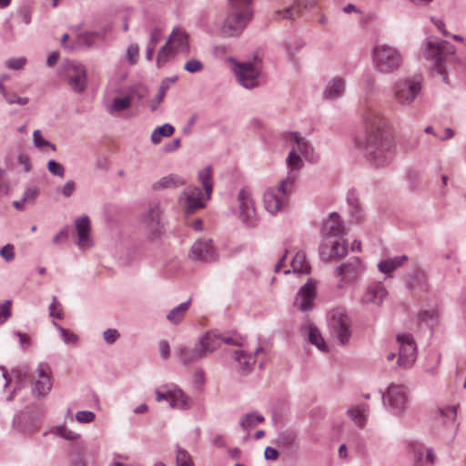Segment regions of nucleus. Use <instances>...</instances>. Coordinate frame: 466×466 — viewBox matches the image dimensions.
<instances>
[{
    "mask_svg": "<svg viewBox=\"0 0 466 466\" xmlns=\"http://www.w3.org/2000/svg\"><path fill=\"white\" fill-rule=\"evenodd\" d=\"M345 92V81L340 77L332 78L326 86L323 96L325 99L335 100Z\"/></svg>",
    "mask_w": 466,
    "mask_h": 466,
    "instance_id": "2f4dec72",
    "label": "nucleus"
},
{
    "mask_svg": "<svg viewBox=\"0 0 466 466\" xmlns=\"http://www.w3.org/2000/svg\"><path fill=\"white\" fill-rule=\"evenodd\" d=\"M329 327L331 335L345 346L350 342L352 330L351 319L344 309H334L329 314Z\"/></svg>",
    "mask_w": 466,
    "mask_h": 466,
    "instance_id": "9b49d317",
    "label": "nucleus"
},
{
    "mask_svg": "<svg viewBox=\"0 0 466 466\" xmlns=\"http://www.w3.org/2000/svg\"><path fill=\"white\" fill-rule=\"evenodd\" d=\"M11 306V300H5L0 303V326L4 325L12 316Z\"/></svg>",
    "mask_w": 466,
    "mask_h": 466,
    "instance_id": "864d4df0",
    "label": "nucleus"
},
{
    "mask_svg": "<svg viewBox=\"0 0 466 466\" xmlns=\"http://www.w3.org/2000/svg\"><path fill=\"white\" fill-rule=\"evenodd\" d=\"M176 462L177 466L193 465L192 458L189 455V453L186 450L181 448L177 449Z\"/></svg>",
    "mask_w": 466,
    "mask_h": 466,
    "instance_id": "603ef678",
    "label": "nucleus"
},
{
    "mask_svg": "<svg viewBox=\"0 0 466 466\" xmlns=\"http://www.w3.org/2000/svg\"><path fill=\"white\" fill-rule=\"evenodd\" d=\"M204 66L203 63L198 59H190L184 65V69L188 73H198L202 71Z\"/></svg>",
    "mask_w": 466,
    "mask_h": 466,
    "instance_id": "680f3d73",
    "label": "nucleus"
},
{
    "mask_svg": "<svg viewBox=\"0 0 466 466\" xmlns=\"http://www.w3.org/2000/svg\"><path fill=\"white\" fill-rule=\"evenodd\" d=\"M365 272V267L359 257H352L335 268L334 275L339 279L337 288L342 289L359 281Z\"/></svg>",
    "mask_w": 466,
    "mask_h": 466,
    "instance_id": "f8f14e48",
    "label": "nucleus"
},
{
    "mask_svg": "<svg viewBox=\"0 0 466 466\" xmlns=\"http://www.w3.org/2000/svg\"><path fill=\"white\" fill-rule=\"evenodd\" d=\"M286 163H287L288 167H289L295 171H298L300 168H302L304 163L301 158V156L296 151L295 147H291V150L289 151V153L287 157Z\"/></svg>",
    "mask_w": 466,
    "mask_h": 466,
    "instance_id": "49530a36",
    "label": "nucleus"
},
{
    "mask_svg": "<svg viewBox=\"0 0 466 466\" xmlns=\"http://www.w3.org/2000/svg\"><path fill=\"white\" fill-rule=\"evenodd\" d=\"M264 420V416L261 413L252 411L241 417L239 425L244 431L248 433L251 429L263 422Z\"/></svg>",
    "mask_w": 466,
    "mask_h": 466,
    "instance_id": "a19ab883",
    "label": "nucleus"
},
{
    "mask_svg": "<svg viewBox=\"0 0 466 466\" xmlns=\"http://www.w3.org/2000/svg\"><path fill=\"white\" fill-rule=\"evenodd\" d=\"M67 82L71 88L77 92H83L87 85V76L85 66L82 64L71 63L67 66Z\"/></svg>",
    "mask_w": 466,
    "mask_h": 466,
    "instance_id": "412c9836",
    "label": "nucleus"
},
{
    "mask_svg": "<svg viewBox=\"0 0 466 466\" xmlns=\"http://www.w3.org/2000/svg\"><path fill=\"white\" fill-rule=\"evenodd\" d=\"M261 351H263L261 347L257 348L253 353L249 354H247L243 350H236L233 353V359L239 363V366L244 372H248L256 363L255 357Z\"/></svg>",
    "mask_w": 466,
    "mask_h": 466,
    "instance_id": "72a5a7b5",
    "label": "nucleus"
},
{
    "mask_svg": "<svg viewBox=\"0 0 466 466\" xmlns=\"http://www.w3.org/2000/svg\"><path fill=\"white\" fill-rule=\"evenodd\" d=\"M142 226L151 239L159 238L164 232L162 208L158 201H152L142 217Z\"/></svg>",
    "mask_w": 466,
    "mask_h": 466,
    "instance_id": "ddd939ff",
    "label": "nucleus"
},
{
    "mask_svg": "<svg viewBox=\"0 0 466 466\" xmlns=\"http://www.w3.org/2000/svg\"><path fill=\"white\" fill-rule=\"evenodd\" d=\"M188 37V34L184 29L178 26L175 27L167 43L157 53V66L161 67L165 66L170 59L174 58L177 54L188 56L190 51Z\"/></svg>",
    "mask_w": 466,
    "mask_h": 466,
    "instance_id": "0eeeda50",
    "label": "nucleus"
},
{
    "mask_svg": "<svg viewBox=\"0 0 466 466\" xmlns=\"http://www.w3.org/2000/svg\"><path fill=\"white\" fill-rule=\"evenodd\" d=\"M169 405L171 408L187 410L191 407V399L177 386L170 385Z\"/></svg>",
    "mask_w": 466,
    "mask_h": 466,
    "instance_id": "c85d7f7f",
    "label": "nucleus"
},
{
    "mask_svg": "<svg viewBox=\"0 0 466 466\" xmlns=\"http://www.w3.org/2000/svg\"><path fill=\"white\" fill-rule=\"evenodd\" d=\"M96 414L91 410H79L76 413V420L82 424H87L94 421Z\"/></svg>",
    "mask_w": 466,
    "mask_h": 466,
    "instance_id": "13d9d810",
    "label": "nucleus"
},
{
    "mask_svg": "<svg viewBox=\"0 0 466 466\" xmlns=\"http://www.w3.org/2000/svg\"><path fill=\"white\" fill-rule=\"evenodd\" d=\"M302 46H303V44L301 42H298V43H296V46L293 49L292 46H290L289 45H288V44L285 45L287 57L289 59V61L294 65H296V63H297L295 54L299 48L302 47Z\"/></svg>",
    "mask_w": 466,
    "mask_h": 466,
    "instance_id": "0e129e2a",
    "label": "nucleus"
},
{
    "mask_svg": "<svg viewBox=\"0 0 466 466\" xmlns=\"http://www.w3.org/2000/svg\"><path fill=\"white\" fill-rule=\"evenodd\" d=\"M399 343V360L400 366L408 368L412 365L416 359V344L414 339L410 333H401L397 335Z\"/></svg>",
    "mask_w": 466,
    "mask_h": 466,
    "instance_id": "6ab92c4d",
    "label": "nucleus"
},
{
    "mask_svg": "<svg viewBox=\"0 0 466 466\" xmlns=\"http://www.w3.org/2000/svg\"><path fill=\"white\" fill-rule=\"evenodd\" d=\"M198 342L207 357L220 347V332L218 330L208 331L198 339Z\"/></svg>",
    "mask_w": 466,
    "mask_h": 466,
    "instance_id": "c756f323",
    "label": "nucleus"
},
{
    "mask_svg": "<svg viewBox=\"0 0 466 466\" xmlns=\"http://www.w3.org/2000/svg\"><path fill=\"white\" fill-rule=\"evenodd\" d=\"M301 330L304 335H307L308 340L314 345L319 351L326 353L328 352V345L322 337L320 330L312 323H305Z\"/></svg>",
    "mask_w": 466,
    "mask_h": 466,
    "instance_id": "bb28decb",
    "label": "nucleus"
},
{
    "mask_svg": "<svg viewBox=\"0 0 466 466\" xmlns=\"http://www.w3.org/2000/svg\"><path fill=\"white\" fill-rule=\"evenodd\" d=\"M441 318V310L437 302L422 305L417 314L418 323L430 329L431 332L439 326Z\"/></svg>",
    "mask_w": 466,
    "mask_h": 466,
    "instance_id": "aec40b11",
    "label": "nucleus"
},
{
    "mask_svg": "<svg viewBox=\"0 0 466 466\" xmlns=\"http://www.w3.org/2000/svg\"><path fill=\"white\" fill-rule=\"evenodd\" d=\"M233 211L245 227L254 228L258 225L259 218L256 202L250 188L242 187L238 190L236 197V208Z\"/></svg>",
    "mask_w": 466,
    "mask_h": 466,
    "instance_id": "1a4fd4ad",
    "label": "nucleus"
},
{
    "mask_svg": "<svg viewBox=\"0 0 466 466\" xmlns=\"http://www.w3.org/2000/svg\"><path fill=\"white\" fill-rule=\"evenodd\" d=\"M76 229L77 231L76 245L79 248L85 249L92 245L90 240V219L86 215L77 218L75 221Z\"/></svg>",
    "mask_w": 466,
    "mask_h": 466,
    "instance_id": "5701e85b",
    "label": "nucleus"
},
{
    "mask_svg": "<svg viewBox=\"0 0 466 466\" xmlns=\"http://www.w3.org/2000/svg\"><path fill=\"white\" fill-rule=\"evenodd\" d=\"M14 335L19 339L22 350H25L31 346V338L26 333H23L21 331H14Z\"/></svg>",
    "mask_w": 466,
    "mask_h": 466,
    "instance_id": "338daca9",
    "label": "nucleus"
},
{
    "mask_svg": "<svg viewBox=\"0 0 466 466\" xmlns=\"http://www.w3.org/2000/svg\"><path fill=\"white\" fill-rule=\"evenodd\" d=\"M287 141L296 147V151L302 157L312 159L313 158V147L305 137H301L298 132H291L287 136Z\"/></svg>",
    "mask_w": 466,
    "mask_h": 466,
    "instance_id": "cd10ccee",
    "label": "nucleus"
},
{
    "mask_svg": "<svg viewBox=\"0 0 466 466\" xmlns=\"http://www.w3.org/2000/svg\"><path fill=\"white\" fill-rule=\"evenodd\" d=\"M348 252V245L344 236H326L322 237V242L319 246V257L323 261L339 259L344 257Z\"/></svg>",
    "mask_w": 466,
    "mask_h": 466,
    "instance_id": "4468645a",
    "label": "nucleus"
},
{
    "mask_svg": "<svg viewBox=\"0 0 466 466\" xmlns=\"http://www.w3.org/2000/svg\"><path fill=\"white\" fill-rule=\"evenodd\" d=\"M381 394L382 405L391 415L403 417L410 403L409 390L402 384L390 383L385 390H380Z\"/></svg>",
    "mask_w": 466,
    "mask_h": 466,
    "instance_id": "39448f33",
    "label": "nucleus"
},
{
    "mask_svg": "<svg viewBox=\"0 0 466 466\" xmlns=\"http://www.w3.org/2000/svg\"><path fill=\"white\" fill-rule=\"evenodd\" d=\"M198 177L205 190L206 200L210 199L213 192L212 167L208 166L199 170Z\"/></svg>",
    "mask_w": 466,
    "mask_h": 466,
    "instance_id": "79ce46f5",
    "label": "nucleus"
},
{
    "mask_svg": "<svg viewBox=\"0 0 466 466\" xmlns=\"http://www.w3.org/2000/svg\"><path fill=\"white\" fill-rule=\"evenodd\" d=\"M27 63L25 56L10 58L5 62V67L9 70H21Z\"/></svg>",
    "mask_w": 466,
    "mask_h": 466,
    "instance_id": "6e6d98bb",
    "label": "nucleus"
},
{
    "mask_svg": "<svg viewBox=\"0 0 466 466\" xmlns=\"http://www.w3.org/2000/svg\"><path fill=\"white\" fill-rule=\"evenodd\" d=\"M296 177V173L290 171L286 178L279 181L278 187H268L265 190L263 203L265 209L269 214L276 215L286 209L294 188Z\"/></svg>",
    "mask_w": 466,
    "mask_h": 466,
    "instance_id": "20e7f679",
    "label": "nucleus"
},
{
    "mask_svg": "<svg viewBox=\"0 0 466 466\" xmlns=\"http://www.w3.org/2000/svg\"><path fill=\"white\" fill-rule=\"evenodd\" d=\"M76 190V183L73 180H68L66 184L57 188V192L62 194L65 198H70Z\"/></svg>",
    "mask_w": 466,
    "mask_h": 466,
    "instance_id": "e2e57ef3",
    "label": "nucleus"
},
{
    "mask_svg": "<svg viewBox=\"0 0 466 466\" xmlns=\"http://www.w3.org/2000/svg\"><path fill=\"white\" fill-rule=\"evenodd\" d=\"M5 98L9 105L18 104L21 106H25L29 102L28 97L19 96L16 94H8Z\"/></svg>",
    "mask_w": 466,
    "mask_h": 466,
    "instance_id": "774afa93",
    "label": "nucleus"
},
{
    "mask_svg": "<svg viewBox=\"0 0 466 466\" xmlns=\"http://www.w3.org/2000/svg\"><path fill=\"white\" fill-rule=\"evenodd\" d=\"M86 448L82 443L71 445L70 466H86Z\"/></svg>",
    "mask_w": 466,
    "mask_h": 466,
    "instance_id": "ea45409f",
    "label": "nucleus"
},
{
    "mask_svg": "<svg viewBox=\"0 0 466 466\" xmlns=\"http://www.w3.org/2000/svg\"><path fill=\"white\" fill-rule=\"evenodd\" d=\"M35 420H31L27 412L22 411L15 415L13 427L22 433H30L35 428Z\"/></svg>",
    "mask_w": 466,
    "mask_h": 466,
    "instance_id": "c9c22d12",
    "label": "nucleus"
},
{
    "mask_svg": "<svg viewBox=\"0 0 466 466\" xmlns=\"http://www.w3.org/2000/svg\"><path fill=\"white\" fill-rule=\"evenodd\" d=\"M315 297V286L310 281H308L299 289L295 304L301 311H308L312 309Z\"/></svg>",
    "mask_w": 466,
    "mask_h": 466,
    "instance_id": "b1692460",
    "label": "nucleus"
},
{
    "mask_svg": "<svg viewBox=\"0 0 466 466\" xmlns=\"http://www.w3.org/2000/svg\"><path fill=\"white\" fill-rule=\"evenodd\" d=\"M407 260L408 257L406 255L389 258L378 263V269L383 274L390 275L392 271L400 267Z\"/></svg>",
    "mask_w": 466,
    "mask_h": 466,
    "instance_id": "e433bc0d",
    "label": "nucleus"
},
{
    "mask_svg": "<svg viewBox=\"0 0 466 466\" xmlns=\"http://www.w3.org/2000/svg\"><path fill=\"white\" fill-rule=\"evenodd\" d=\"M51 432L66 441H75L80 438V434L68 429L65 424L57 425L51 428Z\"/></svg>",
    "mask_w": 466,
    "mask_h": 466,
    "instance_id": "c03bdc74",
    "label": "nucleus"
},
{
    "mask_svg": "<svg viewBox=\"0 0 466 466\" xmlns=\"http://www.w3.org/2000/svg\"><path fill=\"white\" fill-rule=\"evenodd\" d=\"M231 10L228 14L221 27L224 36L233 37L239 35L250 22L253 10V0H228Z\"/></svg>",
    "mask_w": 466,
    "mask_h": 466,
    "instance_id": "7ed1b4c3",
    "label": "nucleus"
},
{
    "mask_svg": "<svg viewBox=\"0 0 466 466\" xmlns=\"http://www.w3.org/2000/svg\"><path fill=\"white\" fill-rule=\"evenodd\" d=\"M290 268L283 270L284 274H289L291 270L296 274H309L310 272V265L306 258V254L299 251L290 261Z\"/></svg>",
    "mask_w": 466,
    "mask_h": 466,
    "instance_id": "473e14b6",
    "label": "nucleus"
},
{
    "mask_svg": "<svg viewBox=\"0 0 466 466\" xmlns=\"http://www.w3.org/2000/svg\"><path fill=\"white\" fill-rule=\"evenodd\" d=\"M33 143L37 149L42 151H44L46 147L50 148L52 151L56 150V146L42 137L41 132L38 129L35 130L33 133Z\"/></svg>",
    "mask_w": 466,
    "mask_h": 466,
    "instance_id": "de8ad7c7",
    "label": "nucleus"
},
{
    "mask_svg": "<svg viewBox=\"0 0 466 466\" xmlns=\"http://www.w3.org/2000/svg\"><path fill=\"white\" fill-rule=\"evenodd\" d=\"M422 86L420 76L400 78L392 85V97L398 105L410 108L421 93Z\"/></svg>",
    "mask_w": 466,
    "mask_h": 466,
    "instance_id": "6e6552de",
    "label": "nucleus"
},
{
    "mask_svg": "<svg viewBox=\"0 0 466 466\" xmlns=\"http://www.w3.org/2000/svg\"><path fill=\"white\" fill-rule=\"evenodd\" d=\"M221 343L224 342L228 345L242 346L244 339L241 335L233 333L231 335L220 333Z\"/></svg>",
    "mask_w": 466,
    "mask_h": 466,
    "instance_id": "5fc2aeb1",
    "label": "nucleus"
},
{
    "mask_svg": "<svg viewBox=\"0 0 466 466\" xmlns=\"http://www.w3.org/2000/svg\"><path fill=\"white\" fill-rule=\"evenodd\" d=\"M175 128L172 125L166 123L160 127H156L150 136V140L153 144L157 145L160 142L161 137H168L173 135Z\"/></svg>",
    "mask_w": 466,
    "mask_h": 466,
    "instance_id": "37998d69",
    "label": "nucleus"
},
{
    "mask_svg": "<svg viewBox=\"0 0 466 466\" xmlns=\"http://www.w3.org/2000/svg\"><path fill=\"white\" fill-rule=\"evenodd\" d=\"M49 316L57 319H63L65 317L62 305L57 301V298L53 296L52 303L48 308Z\"/></svg>",
    "mask_w": 466,
    "mask_h": 466,
    "instance_id": "8fccbe9b",
    "label": "nucleus"
},
{
    "mask_svg": "<svg viewBox=\"0 0 466 466\" xmlns=\"http://www.w3.org/2000/svg\"><path fill=\"white\" fill-rule=\"evenodd\" d=\"M369 412H370L369 405H367L365 403H360V404L351 406L348 410L349 417L360 428L364 427V425L366 424V420H367Z\"/></svg>",
    "mask_w": 466,
    "mask_h": 466,
    "instance_id": "f704fd0d",
    "label": "nucleus"
},
{
    "mask_svg": "<svg viewBox=\"0 0 466 466\" xmlns=\"http://www.w3.org/2000/svg\"><path fill=\"white\" fill-rule=\"evenodd\" d=\"M130 105L131 99L129 96L115 97L108 110L110 114L119 113L128 108Z\"/></svg>",
    "mask_w": 466,
    "mask_h": 466,
    "instance_id": "09e8293b",
    "label": "nucleus"
},
{
    "mask_svg": "<svg viewBox=\"0 0 466 466\" xmlns=\"http://www.w3.org/2000/svg\"><path fill=\"white\" fill-rule=\"evenodd\" d=\"M138 46L130 45L126 53V58L130 64H135L138 57Z\"/></svg>",
    "mask_w": 466,
    "mask_h": 466,
    "instance_id": "69168bd1",
    "label": "nucleus"
},
{
    "mask_svg": "<svg viewBox=\"0 0 466 466\" xmlns=\"http://www.w3.org/2000/svg\"><path fill=\"white\" fill-rule=\"evenodd\" d=\"M120 338V333L116 329H107L103 332V339L108 345L114 344Z\"/></svg>",
    "mask_w": 466,
    "mask_h": 466,
    "instance_id": "052dcab7",
    "label": "nucleus"
},
{
    "mask_svg": "<svg viewBox=\"0 0 466 466\" xmlns=\"http://www.w3.org/2000/svg\"><path fill=\"white\" fill-rule=\"evenodd\" d=\"M187 180L177 175V174H169L165 176L152 184L153 190H162L167 188H177L185 185Z\"/></svg>",
    "mask_w": 466,
    "mask_h": 466,
    "instance_id": "7c9ffc66",
    "label": "nucleus"
},
{
    "mask_svg": "<svg viewBox=\"0 0 466 466\" xmlns=\"http://www.w3.org/2000/svg\"><path fill=\"white\" fill-rule=\"evenodd\" d=\"M178 203L187 214H193L205 207L201 189L197 186H187L178 197Z\"/></svg>",
    "mask_w": 466,
    "mask_h": 466,
    "instance_id": "2eb2a0df",
    "label": "nucleus"
},
{
    "mask_svg": "<svg viewBox=\"0 0 466 466\" xmlns=\"http://www.w3.org/2000/svg\"><path fill=\"white\" fill-rule=\"evenodd\" d=\"M53 325L58 330V332L60 333L61 339L66 345H76L77 344V342L79 340V337L76 333H74L73 331H71L67 329L63 328L61 325H59L56 321H53Z\"/></svg>",
    "mask_w": 466,
    "mask_h": 466,
    "instance_id": "a18cd8bd",
    "label": "nucleus"
},
{
    "mask_svg": "<svg viewBox=\"0 0 466 466\" xmlns=\"http://www.w3.org/2000/svg\"><path fill=\"white\" fill-rule=\"evenodd\" d=\"M421 51L433 70L447 82V65L456 60V47L446 40L431 36L423 42Z\"/></svg>",
    "mask_w": 466,
    "mask_h": 466,
    "instance_id": "f03ea898",
    "label": "nucleus"
},
{
    "mask_svg": "<svg viewBox=\"0 0 466 466\" xmlns=\"http://www.w3.org/2000/svg\"><path fill=\"white\" fill-rule=\"evenodd\" d=\"M388 294L382 281H371L364 287L360 297V303L363 306L380 307Z\"/></svg>",
    "mask_w": 466,
    "mask_h": 466,
    "instance_id": "f3484780",
    "label": "nucleus"
},
{
    "mask_svg": "<svg viewBox=\"0 0 466 466\" xmlns=\"http://www.w3.org/2000/svg\"><path fill=\"white\" fill-rule=\"evenodd\" d=\"M76 42L79 46L89 48L96 43L95 35L92 31L81 33L77 35Z\"/></svg>",
    "mask_w": 466,
    "mask_h": 466,
    "instance_id": "3c124183",
    "label": "nucleus"
},
{
    "mask_svg": "<svg viewBox=\"0 0 466 466\" xmlns=\"http://www.w3.org/2000/svg\"><path fill=\"white\" fill-rule=\"evenodd\" d=\"M233 72L241 86L246 89H254L260 86L262 61L255 58L254 61L236 62Z\"/></svg>",
    "mask_w": 466,
    "mask_h": 466,
    "instance_id": "9d476101",
    "label": "nucleus"
},
{
    "mask_svg": "<svg viewBox=\"0 0 466 466\" xmlns=\"http://www.w3.org/2000/svg\"><path fill=\"white\" fill-rule=\"evenodd\" d=\"M176 354L179 362L186 367L192 366L195 362L206 358L198 342H197L194 347L187 345L178 347L176 350Z\"/></svg>",
    "mask_w": 466,
    "mask_h": 466,
    "instance_id": "4be33fe9",
    "label": "nucleus"
},
{
    "mask_svg": "<svg viewBox=\"0 0 466 466\" xmlns=\"http://www.w3.org/2000/svg\"><path fill=\"white\" fill-rule=\"evenodd\" d=\"M366 136L358 140L357 146L362 150L366 159L374 167L389 165L393 159L394 144L385 128L387 121L380 111L367 108L362 115Z\"/></svg>",
    "mask_w": 466,
    "mask_h": 466,
    "instance_id": "f257e3e1",
    "label": "nucleus"
},
{
    "mask_svg": "<svg viewBox=\"0 0 466 466\" xmlns=\"http://www.w3.org/2000/svg\"><path fill=\"white\" fill-rule=\"evenodd\" d=\"M189 258L203 263H210L218 259V254L212 239L203 238L194 242L189 252Z\"/></svg>",
    "mask_w": 466,
    "mask_h": 466,
    "instance_id": "a211bd4d",
    "label": "nucleus"
},
{
    "mask_svg": "<svg viewBox=\"0 0 466 466\" xmlns=\"http://www.w3.org/2000/svg\"><path fill=\"white\" fill-rule=\"evenodd\" d=\"M345 226L340 216L337 212L329 214V218L324 221L321 227V236H344Z\"/></svg>",
    "mask_w": 466,
    "mask_h": 466,
    "instance_id": "393cba45",
    "label": "nucleus"
},
{
    "mask_svg": "<svg viewBox=\"0 0 466 466\" xmlns=\"http://www.w3.org/2000/svg\"><path fill=\"white\" fill-rule=\"evenodd\" d=\"M52 370L49 364L40 362L34 372L35 382L32 387L33 394L38 398L46 397L52 389Z\"/></svg>",
    "mask_w": 466,
    "mask_h": 466,
    "instance_id": "dca6fc26",
    "label": "nucleus"
},
{
    "mask_svg": "<svg viewBox=\"0 0 466 466\" xmlns=\"http://www.w3.org/2000/svg\"><path fill=\"white\" fill-rule=\"evenodd\" d=\"M0 256L5 262H11L15 259V247L13 244H6L0 249Z\"/></svg>",
    "mask_w": 466,
    "mask_h": 466,
    "instance_id": "bf43d9fd",
    "label": "nucleus"
},
{
    "mask_svg": "<svg viewBox=\"0 0 466 466\" xmlns=\"http://www.w3.org/2000/svg\"><path fill=\"white\" fill-rule=\"evenodd\" d=\"M190 304L191 299L173 308L167 313V319L173 325H179L183 321L185 315L190 307Z\"/></svg>",
    "mask_w": 466,
    "mask_h": 466,
    "instance_id": "4c0bfd02",
    "label": "nucleus"
},
{
    "mask_svg": "<svg viewBox=\"0 0 466 466\" xmlns=\"http://www.w3.org/2000/svg\"><path fill=\"white\" fill-rule=\"evenodd\" d=\"M314 5V0H297L290 7L283 11V18L295 19L302 10L312 8Z\"/></svg>",
    "mask_w": 466,
    "mask_h": 466,
    "instance_id": "58836bf2",
    "label": "nucleus"
},
{
    "mask_svg": "<svg viewBox=\"0 0 466 466\" xmlns=\"http://www.w3.org/2000/svg\"><path fill=\"white\" fill-rule=\"evenodd\" d=\"M46 167L51 174L57 176L59 177H65L64 166L62 164L56 162V160H54V159L49 160L47 162Z\"/></svg>",
    "mask_w": 466,
    "mask_h": 466,
    "instance_id": "4d7b16f0",
    "label": "nucleus"
},
{
    "mask_svg": "<svg viewBox=\"0 0 466 466\" xmlns=\"http://www.w3.org/2000/svg\"><path fill=\"white\" fill-rule=\"evenodd\" d=\"M406 285L412 293L427 292L429 290V283L425 271L420 268L414 269L409 276Z\"/></svg>",
    "mask_w": 466,
    "mask_h": 466,
    "instance_id": "a878e982",
    "label": "nucleus"
},
{
    "mask_svg": "<svg viewBox=\"0 0 466 466\" xmlns=\"http://www.w3.org/2000/svg\"><path fill=\"white\" fill-rule=\"evenodd\" d=\"M374 68L381 74H391L399 70L403 62L400 51L386 44L376 45L371 51Z\"/></svg>",
    "mask_w": 466,
    "mask_h": 466,
    "instance_id": "423d86ee",
    "label": "nucleus"
}]
</instances>
